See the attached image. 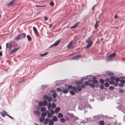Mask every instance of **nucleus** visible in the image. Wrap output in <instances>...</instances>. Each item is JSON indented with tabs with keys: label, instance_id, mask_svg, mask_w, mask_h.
Wrapping results in <instances>:
<instances>
[{
	"label": "nucleus",
	"instance_id": "nucleus-1",
	"mask_svg": "<svg viewBox=\"0 0 125 125\" xmlns=\"http://www.w3.org/2000/svg\"><path fill=\"white\" fill-rule=\"evenodd\" d=\"M26 36V34L25 33L20 34L19 35H18V36L15 38V39L18 40L23 39Z\"/></svg>",
	"mask_w": 125,
	"mask_h": 125
},
{
	"label": "nucleus",
	"instance_id": "nucleus-2",
	"mask_svg": "<svg viewBox=\"0 0 125 125\" xmlns=\"http://www.w3.org/2000/svg\"><path fill=\"white\" fill-rule=\"evenodd\" d=\"M86 42H89V43L86 45L85 48L86 49H88L90 48L93 43V42L91 40H87L86 41Z\"/></svg>",
	"mask_w": 125,
	"mask_h": 125
},
{
	"label": "nucleus",
	"instance_id": "nucleus-3",
	"mask_svg": "<svg viewBox=\"0 0 125 125\" xmlns=\"http://www.w3.org/2000/svg\"><path fill=\"white\" fill-rule=\"evenodd\" d=\"M20 47L19 46H18L17 47H15L11 51V53H14L16 52L17 50L20 48Z\"/></svg>",
	"mask_w": 125,
	"mask_h": 125
},
{
	"label": "nucleus",
	"instance_id": "nucleus-4",
	"mask_svg": "<svg viewBox=\"0 0 125 125\" xmlns=\"http://www.w3.org/2000/svg\"><path fill=\"white\" fill-rule=\"evenodd\" d=\"M12 44L10 43V44L9 43H7L6 44V47L7 48H8L9 50H11L12 49Z\"/></svg>",
	"mask_w": 125,
	"mask_h": 125
},
{
	"label": "nucleus",
	"instance_id": "nucleus-5",
	"mask_svg": "<svg viewBox=\"0 0 125 125\" xmlns=\"http://www.w3.org/2000/svg\"><path fill=\"white\" fill-rule=\"evenodd\" d=\"M0 114L3 117H5L6 115H8L7 112L4 110H3L0 112Z\"/></svg>",
	"mask_w": 125,
	"mask_h": 125
},
{
	"label": "nucleus",
	"instance_id": "nucleus-6",
	"mask_svg": "<svg viewBox=\"0 0 125 125\" xmlns=\"http://www.w3.org/2000/svg\"><path fill=\"white\" fill-rule=\"evenodd\" d=\"M33 29L34 31V32L36 34L37 36H39V34L37 31V28L35 27H33Z\"/></svg>",
	"mask_w": 125,
	"mask_h": 125
},
{
	"label": "nucleus",
	"instance_id": "nucleus-7",
	"mask_svg": "<svg viewBox=\"0 0 125 125\" xmlns=\"http://www.w3.org/2000/svg\"><path fill=\"white\" fill-rule=\"evenodd\" d=\"M15 0H12L11 1L7 4L9 6L13 5L15 2Z\"/></svg>",
	"mask_w": 125,
	"mask_h": 125
},
{
	"label": "nucleus",
	"instance_id": "nucleus-8",
	"mask_svg": "<svg viewBox=\"0 0 125 125\" xmlns=\"http://www.w3.org/2000/svg\"><path fill=\"white\" fill-rule=\"evenodd\" d=\"M60 41V40L57 41L54 43V44L51 45L50 46V47H52L53 46H57L58 44L59 43Z\"/></svg>",
	"mask_w": 125,
	"mask_h": 125
},
{
	"label": "nucleus",
	"instance_id": "nucleus-9",
	"mask_svg": "<svg viewBox=\"0 0 125 125\" xmlns=\"http://www.w3.org/2000/svg\"><path fill=\"white\" fill-rule=\"evenodd\" d=\"M61 109L59 107H57L55 108V113L57 114L58 113L59 111Z\"/></svg>",
	"mask_w": 125,
	"mask_h": 125
},
{
	"label": "nucleus",
	"instance_id": "nucleus-10",
	"mask_svg": "<svg viewBox=\"0 0 125 125\" xmlns=\"http://www.w3.org/2000/svg\"><path fill=\"white\" fill-rule=\"evenodd\" d=\"M79 23V22H76L73 26H71L70 27V28L71 29H73V28H75L78 25Z\"/></svg>",
	"mask_w": 125,
	"mask_h": 125
},
{
	"label": "nucleus",
	"instance_id": "nucleus-11",
	"mask_svg": "<svg viewBox=\"0 0 125 125\" xmlns=\"http://www.w3.org/2000/svg\"><path fill=\"white\" fill-rule=\"evenodd\" d=\"M105 73L109 76H112L114 74L113 73L108 71L105 72Z\"/></svg>",
	"mask_w": 125,
	"mask_h": 125
},
{
	"label": "nucleus",
	"instance_id": "nucleus-12",
	"mask_svg": "<svg viewBox=\"0 0 125 125\" xmlns=\"http://www.w3.org/2000/svg\"><path fill=\"white\" fill-rule=\"evenodd\" d=\"M100 22L99 21H97L96 23L95 26V29H97L99 25V23Z\"/></svg>",
	"mask_w": 125,
	"mask_h": 125
},
{
	"label": "nucleus",
	"instance_id": "nucleus-13",
	"mask_svg": "<svg viewBox=\"0 0 125 125\" xmlns=\"http://www.w3.org/2000/svg\"><path fill=\"white\" fill-rule=\"evenodd\" d=\"M50 119L48 118H47L45 119V120L43 121V123L45 125H47L48 123V121H49Z\"/></svg>",
	"mask_w": 125,
	"mask_h": 125
},
{
	"label": "nucleus",
	"instance_id": "nucleus-14",
	"mask_svg": "<svg viewBox=\"0 0 125 125\" xmlns=\"http://www.w3.org/2000/svg\"><path fill=\"white\" fill-rule=\"evenodd\" d=\"M49 125H53L54 124V121L52 120H49Z\"/></svg>",
	"mask_w": 125,
	"mask_h": 125
},
{
	"label": "nucleus",
	"instance_id": "nucleus-15",
	"mask_svg": "<svg viewBox=\"0 0 125 125\" xmlns=\"http://www.w3.org/2000/svg\"><path fill=\"white\" fill-rule=\"evenodd\" d=\"M47 105L48 106V109L49 110H50V109L51 107H52L51 104L50 103H48Z\"/></svg>",
	"mask_w": 125,
	"mask_h": 125
},
{
	"label": "nucleus",
	"instance_id": "nucleus-16",
	"mask_svg": "<svg viewBox=\"0 0 125 125\" xmlns=\"http://www.w3.org/2000/svg\"><path fill=\"white\" fill-rule=\"evenodd\" d=\"M34 113L37 115H39L41 113L38 110H35L34 112Z\"/></svg>",
	"mask_w": 125,
	"mask_h": 125
},
{
	"label": "nucleus",
	"instance_id": "nucleus-17",
	"mask_svg": "<svg viewBox=\"0 0 125 125\" xmlns=\"http://www.w3.org/2000/svg\"><path fill=\"white\" fill-rule=\"evenodd\" d=\"M113 59V58L110 55L107 58V60L108 61L112 60Z\"/></svg>",
	"mask_w": 125,
	"mask_h": 125
},
{
	"label": "nucleus",
	"instance_id": "nucleus-18",
	"mask_svg": "<svg viewBox=\"0 0 125 125\" xmlns=\"http://www.w3.org/2000/svg\"><path fill=\"white\" fill-rule=\"evenodd\" d=\"M77 90L79 91H80L81 90H82V89H81V87H80V86L79 85H77Z\"/></svg>",
	"mask_w": 125,
	"mask_h": 125
},
{
	"label": "nucleus",
	"instance_id": "nucleus-19",
	"mask_svg": "<svg viewBox=\"0 0 125 125\" xmlns=\"http://www.w3.org/2000/svg\"><path fill=\"white\" fill-rule=\"evenodd\" d=\"M41 115L42 116V117H44L46 116V115H47V114L46 113L43 112L42 114Z\"/></svg>",
	"mask_w": 125,
	"mask_h": 125
},
{
	"label": "nucleus",
	"instance_id": "nucleus-20",
	"mask_svg": "<svg viewBox=\"0 0 125 125\" xmlns=\"http://www.w3.org/2000/svg\"><path fill=\"white\" fill-rule=\"evenodd\" d=\"M48 53V52H46L43 54H40V55L41 57H42L47 55Z\"/></svg>",
	"mask_w": 125,
	"mask_h": 125
},
{
	"label": "nucleus",
	"instance_id": "nucleus-21",
	"mask_svg": "<svg viewBox=\"0 0 125 125\" xmlns=\"http://www.w3.org/2000/svg\"><path fill=\"white\" fill-rule=\"evenodd\" d=\"M38 104L40 106H44L43 102H39L38 103Z\"/></svg>",
	"mask_w": 125,
	"mask_h": 125
},
{
	"label": "nucleus",
	"instance_id": "nucleus-22",
	"mask_svg": "<svg viewBox=\"0 0 125 125\" xmlns=\"http://www.w3.org/2000/svg\"><path fill=\"white\" fill-rule=\"evenodd\" d=\"M27 39H28V40L29 41H30L31 40V38L30 35H27Z\"/></svg>",
	"mask_w": 125,
	"mask_h": 125
},
{
	"label": "nucleus",
	"instance_id": "nucleus-23",
	"mask_svg": "<svg viewBox=\"0 0 125 125\" xmlns=\"http://www.w3.org/2000/svg\"><path fill=\"white\" fill-rule=\"evenodd\" d=\"M41 112L44 111L46 110V108L45 107H43L41 108Z\"/></svg>",
	"mask_w": 125,
	"mask_h": 125
},
{
	"label": "nucleus",
	"instance_id": "nucleus-24",
	"mask_svg": "<svg viewBox=\"0 0 125 125\" xmlns=\"http://www.w3.org/2000/svg\"><path fill=\"white\" fill-rule=\"evenodd\" d=\"M43 105L44 106H46L48 104V103L47 102V101L46 100H44L43 101Z\"/></svg>",
	"mask_w": 125,
	"mask_h": 125
},
{
	"label": "nucleus",
	"instance_id": "nucleus-25",
	"mask_svg": "<svg viewBox=\"0 0 125 125\" xmlns=\"http://www.w3.org/2000/svg\"><path fill=\"white\" fill-rule=\"evenodd\" d=\"M53 121H56L57 120V118L56 116H54L53 118Z\"/></svg>",
	"mask_w": 125,
	"mask_h": 125
},
{
	"label": "nucleus",
	"instance_id": "nucleus-26",
	"mask_svg": "<svg viewBox=\"0 0 125 125\" xmlns=\"http://www.w3.org/2000/svg\"><path fill=\"white\" fill-rule=\"evenodd\" d=\"M63 116V114L61 113H60L58 115V117L59 118H61Z\"/></svg>",
	"mask_w": 125,
	"mask_h": 125
},
{
	"label": "nucleus",
	"instance_id": "nucleus-27",
	"mask_svg": "<svg viewBox=\"0 0 125 125\" xmlns=\"http://www.w3.org/2000/svg\"><path fill=\"white\" fill-rule=\"evenodd\" d=\"M44 117H42L40 119V122L42 123L43 122V121H44Z\"/></svg>",
	"mask_w": 125,
	"mask_h": 125
},
{
	"label": "nucleus",
	"instance_id": "nucleus-28",
	"mask_svg": "<svg viewBox=\"0 0 125 125\" xmlns=\"http://www.w3.org/2000/svg\"><path fill=\"white\" fill-rule=\"evenodd\" d=\"M62 92L64 93H67L68 92V90L67 89H65L64 90H63Z\"/></svg>",
	"mask_w": 125,
	"mask_h": 125
},
{
	"label": "nucleus",
	"instance_id": "nucleus-29",
	"mask_svg": "<svg viewBox=\"0 0 125 125\" xmlns=\"http://www.w3.org/2000/svg\"><path fill=\"white\" fill-rule=\"evenodd\" d=\"M111 56L112 58L114 57L116 55V54L115 53H113L111 54V55H110Z\"/></svg>",
	"mask_w": 125,
	"mask_h": 125
},
{
	"label": "nucleus",
	"instance_id": "nucleus-30",
	"mask_svg": "<svg viewBox=\"0 0 125 125\" xmlns=\"http://www.w3.org/2000/svg\"><path fill=\"white\" fill-rule=\"evenodd\" d=\"M72 90H73L76 91V92H77V87L75 86L73 87L72 89Z\"/></svg>",
	"mask_w": 125,
	"mask_h": 125
},
{
	"label": "nucleus",
	"instance_id": "nucleus-31",
	"mask_svg": "<svg viewBox=\"0 0 125 125\" xmlns=\"http://www.w3.org/2000/svg\"><path fill=\"white\" fill-rule=\"evenodd\" d=\"M60 121L62 123H63L65 122V120L64 118H62L60 119Z\"/></svg>",
	"mask_w": 125,
	"mask_h": 125
},
{
	"label": "nucleus",
	"instance_id": "nucleus-32",
	"mask_svg": "<svg viewBox=\"0 0 125 125\" xmlns=\"http://www.w3.org/2000/svg\"><path fill=\"white\" fill-rule=\"evenodd\" d=\"M92 82L94 83H98V81L97 80H93L92 81Z\"/></svg>",
	"mask_w": 125,
	"mask_h": 125
},
{
	"label": "nucleus",
	"instance_id": "nucleus-33",
	"mask_svg": "<svg viewBox=\"0 0 125 125\" xmlns=\"http://www.w3.org/2000/svg\"><path fill=\"white\" fill-rule=\"evenodd\" d=\"M79 56L78 55L76 56L73 57V59H77L79 58Z\"/></svg>",
	"mask_w": 125,
	"mask_h": 125
},
{
	"label": "nucleus",
	"instance_id": "nucleus-34",
	"mask_svg": "<svg viewBox=\"0 0 125 125\" xmlns=\"http://www.w3.org/2000/svg\"><path fill=\"white\" fill-rule=\"evenodd\" d=\"M100 125H104V121H100Z\"/></svg>",
	"mask_w": 125,
	"mask_h": 125
},
{
	"label": "nucleus",
	"instance_id": "nucleus-35",
	"mask_svg": "<svg viewBox=\"0 0 125 125\" xmlns=\"http://www.w3.org/2000/svg\"><path fill=\"white\" fill-rule=\"evenodd\" d=\"M73 43L72 42H71L69 45H68L67 47L68 48H70L71 47V45Z\"/></svg>",
	"mask_w": 125,
	"mask_h": 125
},
{
	"label": "nucleus",
	"instance_id": "nucleus-36",
	"mask_svg": "<svg viewBox=\"0 0 125 125\" xmlns=\"http://www.w3.org/2000/svg\"><path fill=\"white\" fill-rule=\"evenodd\" d=\"M115 77L114 76H111L110 77V79L112 80H113L115 79Z\"/></svg>",
	"mask_w": 125,
	"mask_h": 125
},
{
	"label": "nucleus",
	"instance_id": "nucleus-37",
	"mask_svg": "<svg viewBox=\"0 0 125 125\" xmlns=\"http://www.w3.org/2000/svg\"><path fill=\"white\" fill-rule=\"evenodd\" d=\"M48 101L49 102H50L52 100V98L51 97H48L47 99Z\"/></svg>",
	"mask_w": 125,
	"mask_h": 125
},
{
	"label": "nucleus",
	"instance_id": "nucleus-38",
	"mask_svg": "<svg viewBox=\"0 0 125 125\" xmlns=\"http://www.w3.org/2000/svg\"><path fill=\"white\" fill-rule=\"evenodd\" d=\"M47 116L49 117H51L52 116V115L51 114L49 113L47 114Z\"/></svg>",
	"mask_w": 125,
	"mask_h": 125
},
{
	"label": "nucleus",
	"instance_id": "nucleus-39",
	"mask_svg": "<svg viewBox=\"0 0 125 125\" xmlns=\"http://www.w3.org/2000/svg\"><path fill=\"white\" fill-rule=\"evenodd\" d=\"M114 89V87L113 86H110L109 87V89L111 90H113Z\"/></svg>",
	"mask_w": 125,
	"mask_h": 125
},
{
	"label": "nucleus",
	"instance_id": "nucleus-40",
	"mask_svg": "<svg viewBox=\"0 0 125 125\" xmlns=\"http://www.w3.org/2000/svg\"><path fill=\"white\" fill-rule=\"evenodd\" d=\"M115 81L116 82H118L120 80V79L118 77H117L115 79Z\"/></svg>",
	"mask_w": 125,
	"mask_h": 125
},
{
	"label": "nucleus",
	"instance_id": "nucleus-41",
	"mask_svg": "<svg viewBox=\"0 0 125 125\" xmlns=\"http://www.w3.org/2000/svg\"><path fill=\"white\" fill-rule=\"evenodd\" d=\"M56 107V105L55 104L53 103L52 104V107L53 108H55Z\"/></svg>",
	"mask_w": 125,
	"mask_h": 125
},
{
	"label": "nucleus",
	"instance_id": "nucleus-42",
	"mask_svg": "<svg viewBox=\"0 0 125 125\" xmlns=\"http://www.w3.org/2000/svg\"><path fill=\"white\" fill-rule=\"evenodd\" d=\"M115 82L113 80H112L110 81L109 83L110 84H114Z\"/></svg>",
	"mask_w": 125,
	"mask_h": 125
},
{
	"label": "nucleus",
	"instance_id": "nucleus-43",
	"mask_svg": "<svg viewBox=\"0 0 125 125\" xmlns=\"http://www.w3.org/2000/svg\"><path fill=\"white\" fill-rule=\"evenodd\" d=\"M50 114H52V115H53L54 114L55 112L53 110H51V109H50Z\"/></svg>",
	"mask_w": 125,
	"mask_h": 125
},
{
	"label": "nucleus",
	"instance_id": "nucleus-44",
	"mask_svg": "<svg viewBox=\"0 0 125 125\" xmlns=\"http://www.w3.org/2000/svg\"><path fill=\"white\" fill-rule=\"evenodd\" d=\"M48 96L47 95H45L44 96L43 98L45 100H47L48 98H49Z\"/></svg>",
	"mask_w": 125,
	"mask_h": 125
},
{
	"label": "nucleus",
	"instance_id": "nucleus-45",
	"mask_svg": "<svg viewBox=\"0 0 125 125\" xmlns=\"http://www.w3.org/2000/svg\"><path fill=\"white\" fill-rule=\"evenodd\" d=\"M85 85H87V86L88 85L89 86L90 84L89 83V82L87 81H86L85 82Z\"/></svg>",
	"mask_w": 125,
	"mask_h": 125
},
{
	"label": "nucleus",
	"instance_id": "nucleus-46",
	"mask_svg": "<svg viewBox=\"0 0 125 125\" xmlns=\"http://www.w3.org/2000/svg\"><path fill=\"white\" fill-rule=\"evenodd\" d=\"M57 96V94L56 93H54L52 94V97L54 98H55Z\"/></svg>",
	"mask_w": 125,
	"mask_h": 125
},
{
	"label": "nucleus",
	"instance_id": "nucleus-47",
	"mask_svg": "<svg viewBox=\"0 0 125 125\" xmlns=\"http://www.w3.org/2000/svg\"><path fill=\"white\" fill-rule=\"evenodd\" d=\"M100 82L102 83H104V81L103 79H101L100 80Z\"/></svg>",
	"mask_w": 125,
	"mask_h": 125
},
{
	"label": "nucleus",
	"instance_id": "nucleus-48",
	"mask_svg": "<svg viewBox=\"0 0 125 125\" xmlns=\"http://www.w3.org/2000/svg\"><path fill=\"white\" fill-rule=\"evenodd\" d=\"M89 86H91L92 87H95V85L94 84H93L92 83H90V84Z\"/></svg>",
	"mask_w": 125,
	"mask_h": 125
},
{
	"label": "nucleus",
	"instance_id": "nucleus-49",
	"mask_svg": "<svg viewBox=\"0 0 125 125\" xmlns=\"http://www.w3.org/2000/svg\"><path fill=\"white\" fill-rule=\"evenodd\" d=\"M104 85L105 86L108 87L109 86V84L107 83H105Z\"/></svg>",
	"mask_w": 125,
	"mask_h": 125
},
{
	"label": "nucleus",
	"instance_id": "nucleus-50",
	"mask_svg": "<svg viewBox=\"0 0 125 125\" xmlns=\"http://www.w3.org/2000/svg\"><path fill=\"white\" fill-rule=\"evenodd\" d=\"M124 85L122 83H120L119 84V86L120 87H122L124 86Z\"/></svg>",
	"mask_w": 125,
	"mask_h": 125
},
{
	"label": "nucleus",
	"instance_id": "nucleus-51",
	"mask_svg": "<svg viewBox=\"0 0 125 125\" xmlns=\"http://www.w3.org/2000/svg\"><path fill=\"white\" fill-rule=\"evenodd\" d=\"M120 82L122 83H125V80H120Z\"/></svg>",
	"mask_w": 125,
	"mask_h": 125
},
{
	"label": "nucleus",
	"instance_id": "nucleus-52",
	"mask_svg": "<svg viewBox=\"0 0 125 125\" xmlns=\"http://www.w3.org/2000/svg\"><path fill=\"white\" fill-rule=\"evenodd\" d=\"M57 90L58 92H62V90L60 88H58L57 89Z\"/></svg>",
	"mask_w": 125,
	"mask_h": 125
},
{
	"label": "nucleus",
	"instance_id": "nucleus-53",
	"mask_svg": "<svg viewBox=\"0 0 125 125\" xmlns=\"http://www.w3.org/2000/svg\"><path fill=\"white\" fill-rule=\"evenodd\" d=\"M78 13V11H77L76 12L74 10L73 11V15H75Z\"/></svg>",
	"mask_w": 125,
	"mask_h": 125
},
{
	"label": "nucleus",
	"instance_id": "nucleus-54",
	"mask_svg": "<svg viewBox=\"0 0 125 125\" xmlns=\"http://www.w3.org/2000/svg\"><path fill=\"white\" fill-rule=\"evenodd\" d=\"M70 93L72 95H74L75 94V92L73 91H71Z\"/></svg>",
	"mask_w": 125,
	"mask_h": 125
},
{
	"label": "nucleus",
	"instance_id": "nucleus-55",
	"mask_svg": "<svg viewBox=\"0 0 125 125\" xmlns=\"http://www.w3.org/2000/svg\"><path fill=\"white\" fill-rule=\"evenodd\" d=\"M81 88H84L85 87V85L84 84L81 85Z\"/></svg>",
	"mask_w": 125,
	"mask_h": 125
},
{
	"label": "nucleus",
	"instance_id": "nucleus-56",
	"mask_svg": "<svg viewBox=\"0 0 125 125\" xmlns=\"http://www.w3.org/2000/svg\"><path fill=\"white\" fill-rule=\"evenodd\" d=\"M76 83L77 84H78V85H79L81 83L80 82L78 81L76 82Z\"/></svg>",
	"mask_w": 125,
	"mask_h": 125
},
{
	"label": "nucleus",
	"instance_id": "nucleus-57",
	"mask_svg": "<svg viewBox=\"0 0 125 125\" xmlns=\"http://www.w3.org/2000/svg\"><path fill=\"white\" fill-rule=\"evenodd\" d=\"M35 6L37 7H44L45 6V5H42V6H38V5H35Z\"/></svg>",
	"mask_w": 125,
	"mask_h": 125
},
{
	"label": "nucleus",
	"instance_id": "nucleus-58",
	"mask_svg": "<svg viewBox=\"0 0 125 125\" xmlns=\"http://www.w3.org/2000/svg\"><path fill=\"white\" fill-rule=\"evenodd\" d=\"M50 5L52 6H53L54 5V3L53 2H51L50 3Z\"/></svg>",
	"mask_w": 125,
	"mask_h": 125
},
{
	"label": "nucleus",
	"instance_id": "nucleus-59",
	"mask_svg": "<svg viewBox=\"0 0 125 125\" xmlns=\"http://www.w3.org/2000/svg\"><path fill=\"white\" fill-rule=\"evenodd\" d=\"M68 87L69 89H72L73 86H72V85H70V86H68Z\"/></svg>",
	"mask_w": 125,
	"mask_h": 125
},
{
	"label": "nucleus",
	"instance_id": "nucleus-60",
	"mask_svg": "<svg viewBox=\"0 0 125 125\" xmlns=\"http://www.w3.org/2000/svg\"><path fill=\"white\" fill-rule=\"evenodd\" d=\"M105 81L106 82H110V80L109 79H107L105 80Z\"/></svg>",
	"mask_w": 125,
	"mask_h": 125
},
{
	"label": "nucleus",
	"instance_id": "nucleus-61",
	"mask_svg": "<svg viewBox=\"0 0 125 125\" xmlns=\"http://www.w3.org/2000/svg\"><path fill=\"white\" fill-rule=\"evenodd\" d=\"M100 88L101 89H103L104 88V85H101L100 86Z\"/></svg>",
	"mask_w": 125,
	"mask_h": 125
},
{
	"label": "nucleus",
	"instance_id": "nucleus-62",
	"mask_svg": "<svg viewBox=\"0 0 125 125\" xmlns=\"http://www.w3.org/2000/svg\"><path fill=\"white\" fill-rule=\"evenodd\" d=\"M119 92L120 93H122L123 92V90L122 89L120 90H119Z\"/></svg>",
	"mask_w": 125,
	"mask_h": 125
},
{
	"label": "nucleus",
	"instance_id": "nucleus-63",
	"mask_svg": "<svg viewBox=\"0 0 125 125\" xmlns=\"http://www.w3.org/2000/svg\"><path fill=\"white\" fill-rule=\"evenodd\" d=\"M92 79L93 80H96V78L95 76H93L92 77Z\"/></svg>",
	"mask_w": 125,
	"mask_h": 125
},
{
	"label": "nucleus",
	"instance_id": "nucleus-64",
	"mask_svg": "<svg viewBox=\"0 0 125 125\" xmlns=\"http://www.w3.org/2000/svg\"><path fill=\"white\" fill-rule=\"evenodd\" d=\"M7 115L8 116H9V117H10V118H11L12 119H13V118L11 116H10V115H8V114Z\"/></svg>",
	"mask_w": 125,
	"mask_h": 125
}]
</instances>
